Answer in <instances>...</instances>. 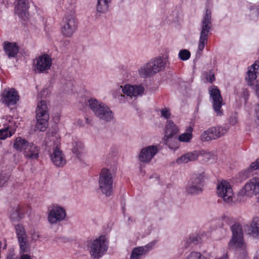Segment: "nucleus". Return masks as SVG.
Masks as SVG:
<instances>
[{
	"label": "nucleus",
	"instance_id": "nucleus-14",
	"mask_svg": "<svg viewBox=\"0 0 259 259\" xmlns=\"http://www.w3.org/2000/svg\"><path fill=\"white\" fill-rule=\"evenodd\" d=\"M217 194L223 200L229 203L233 200V191L229 183L222 181L217 186Z\"/></svg>",
	"mask_w": 259,
	"mask_h": 259
},
{
	"label": "nucleus",
	"instance_id": "nucleus-34",
	"mask_svg": "<svg viewBox=\"0 0 259 259\" xmlns=\"http://www.w3.org/2000/svg\"><path fill=\"white\" fill-rule=\"evenodd\" d=\"M24 215V212L19 207H16L10 215V219L13 222L18 221L21 219Z\"/></svg>",
	"mask_w": 259,
	"mask_h": 259
},
{
	"label": "nucleus",
	"instance_id": "nucleus-38",
	"mask_svg": "<svg viewBox=\"0 0 259 259\" xmlns=\"http://www.w3.org/2000/svg\"><path fill=\"white\" fill-rule=\"evenodd\" d=\"M257 169H259V158L257 159L255 162L251 163L249 168L246 170V173L247 175H249V173Z\"/></svg>",
	"mask_w": 259,
	"mask_h": 259
},
{
	"label": "nucleus",
	"instance_id": "nucleus-4",
	"mask_svg": "<svg viewBox=\"0 0 259 259\" xmlns=\"http://www.w3.org/2000/svg\"><path fill=\"white\" fill-rule=\"evenodd\" d=\"M88 103L94 115L100 120L109 122L113 119V112L106 104L94 98L89 99Z\"/></svg>",
	"mask_w": 259,
	"mask_h": 259
},
{
	"label": "nucleus",
	"instance_id": "nucleus-42",
	"mask_svg": "<svg viewBox=\"0 0 259 259\" xmlns=\"http://www.w3.org/2000/svg\"><path fill=\"white\" fill-rule=\"evenodd\" d=\"M206 78L210 83H212L215 80L214 74L211 73L207 75Z\"/></svg>",
	"mask_w": 259,
	"mask_h": 259
},
{
	"label": "nucleus",
	"instance_id": "nucleus-13",
	"mask_svg": "<svg viewBox=\"0 0 259 259\" xmlns=\"http://www.w3.org/2000/svg\"><path fill=\"white\" fill-rule=\"evenodd\" d=\"M52 64L51 57L48 54H44L36 58L34 62V70L37 73H42L49 69Z\"/></svg>",
	"mask_w": 259,
	"mask_h": 259
},
{
	"label": "nucleus",
	"instance_id": "nucleus-46",
	"mask_svg": "<svg viewBox=\"0 0 259 259\" xmlns=\"http://www.w3.org/2000/svg\"><path fill=\"white\" fill-rule=\"evenodd\" d=\"M255 115L257 119L259 120V105L256 106L255 108Z\"/></svg>",
	"mask_w": 259,
	"mask_h": 259
},
{
	"label": "nucleus",
	"instance_id": "nucleus-49",
	"mask_svg": "<svg viewBox=\"0 0 259 259\" xmlns=\"http://www.w3.org/2000/svg\"><path fill=\"white\" fill-rule=\"evenodd\" d=\"M62 239H63V238H61V237H56L55 238L54 240H55L56 242H59V241H60V240H62Z\"/></svg>",
	"mask_w": 259,
	"mask_h": 259
},
{
	"label": "nucleus",
	"instance_id": "nucleus-20",
	"mask_svg": "<svg viewBox=\"0 0 259 259\" xmlns=\"http://www.w3.org/2000/svg\"><path fill=\"white\" fill-rule=\"evenodd\" d=\"M28 8V0H16V13L18 14L19 18L24 21L27 19Z\"/></svg>",
	"mask_w": 259,
	"mask_h": 259
},
{
	"label": "nucleus",
	"instance_id": "nucleus-48",
	"mask_svg": "<svg viewBox=\"0 0 259 259\" xmlns=\"http://www.w3.org/2000/svg\"><path fill=\"white\" fill-rule=\"evenodd\" d=\"M7 259H16L15 255L13 254H9Z\"/></svg>",
	"mask_w": 259,
	"mask_h": 259
},
{
	"label": "nucleus",
	"instance_id": "nucleus-35",
	"mask_svg": "<svg viewBox=\"0 0 259 259\" xmlns=\"http://www.w3.org/2000/svg\"><path fill=\"white\" fill-rule=\"evenodd\" d=\"M15 230L18 239L21 238L27 237L25 229L21 225H17L15 226Z\"/></svg>",
	"mask_w": 259,
	"mask_h": 259
},
{
	"label": "nucleus",
	"instance_id": "nucleus-2",
	"mask_svg": "<svg viewBox=\"0 0 259 259\" xmlns=\"http://www.w3.org/2000/svg\"><path fill=\"white\" fill-rule=\"evenodd\" d=\"M211 28V13L209 9H206L200 24V37L198 44L197 52L199 51L200 53L204 50L207 43L208 35Z\"/></svg>",
	"mask_w": 259,
	"mask_h": 259
},
{
	"label": "nucleus",
	"instance_id": "nucleus-47",
	"mask_svg": "<svg viewBox=\"0 0 259 259\" xmlns=\"http://www.w3.org/2000/svg\"><path fill=\"white\" fill-rule=\"evenodd\" d=\"M243 96H244V99L246 101L249 96L248 93L246 90H244L243 92Z\"/></svg>",
	"mask_w": 259,
	"mask_h": 259
},
{
	"label": "nucleus",
	"instance_id": "nucleus-36",
	"mask_svg": "<svg viewBox=\"0 0 259 259\" xmlns=\"http://www.w3.org/2000/svg\"><path fill=\"white\" fill-rule=\"evenodd\" d=\"M179 58L182 61L188 60L191 57V53L186 49L180 51L178 54Z\"/></svg>",
	"mask_w": 259,
	"mask_h": 259
},
{
	"label": "nucleus",
	"instance_id": "nucleus-54",
	"mask_svg": "<svg viewBox=\"0 0 259 259\" xmlns=\"http://www.w3.org/2000/svg\"><path fill=\"white\" fill-rule=\"evenodd\" d=\"M190 242H192L193 241L192 238H190Z\"/></svg>",
	"mask_w": 259,
	"mask_h": 259
},
{
	"label": "nucleus",
	"instance_id": "nucleus-5",
	"mask_svg": "<svg viewBox=\"0 0 259 259\" xmlns=\"http://www.w3.org/2000/svg\"><path fill=\"white\" fill-rule=\"evenodd\" d=\"M231 229L232 232V237L229 243V246L235 247L239 251H241L242 256L245 257L247 255V252L246 245L244 242L241 225L238 223H235L231 227Z\"/></svg>",
	"mask_w": 259,
	"mask_h": 259
},
{
	"label": "nucleus",
	"instance_id": "nucleus-3",
	"mask_svg": "<svg viewBox=\"0 0 259 259\" xmlns=\"http://www.w3.org/2000/svg\"><path fill=\"white\" fill-rule=\"evenodd\" d=\"M165 66L166 63L162 57H155L141 66L138 72L141 77L146 78L160 72Z\"/></svg>",
	"mask_w": 259,
	"mask_h": 259
},
{
	"label": "nucleus",
	"instance_id": "nucleus-9",
	"mask_svg": "<svg viewBox=\"0 0 259 259\" xmlns=\"http://www.w3.org/2000/svg\"><path fill=\"white\" fill-rule=\"evenodd\" d=\"M108 242L105 236H100L91 243L90 253L93 258L99 259L107 251Z\"/></svg>",
	"mask_w": 259,
	"mask_h": 259
},
{
	"label": "nucleus",
	"instance_id": "nucleus-27",
	"mask_svg": "<svg viewBox=\"0 0 259 259\" xmlns=\"http://www.w3.org/2000/svg\"><path fill=\"white\" fill-rule=\"evenodd\" d=\"M84 149L82 142L77 139L73 140L72 142V151L77 157H79Z\"/></svg>",
	"mask_w": 259,
	"mask_h": 259
},
{
	"label": "nucleus",
	"instance_id": "nucleus-1",
	"mask_svg": "<svg viewBox=\"0 0 259 259\" xmlns=\"http://www.w3.org/2000/svg\"><path fill=\"white\" fill-rule=\"evenodd\" d=\"M46 144L53 164L57 167L64 166L66 160L62 151L60 149V140L58 135L56 134L49 135Z\"/></svg>",
	"mask_w": 259,
	"mask_h": 259
},
{
	"label": "nucleus",
	"instance_id": "nucleus-21",
	"mask_svg": "<svg viewBox=\"0 0 259 259\" xmlns=\"http://www.w3.org/2000/svg\"><path fill=\"white\" fill-rule=\"evenodd\" d=\"M2 96L3 102L8 106L15 105L19 100L17 92L14 89L4 91Z\"/></svg>",
	"mask_w": 259,
	"mask_h": 259
},
{
	"label": "nucleus",
	"instance_id": "nucleus-39",
	"mask_svg": "<svg viewBox=\"0 0 259 259\" xmlns=\"http://www.w3.org/2000/svg\"><path fill=\"white\" fill-rule=\"evenodd\" d=\"M223 224L226 223L228 225H231L233 223V218L229 215H225L222 217Z\"/></svg>",
	"mask_w": 259,
	"mask_h": 259
},
{
	"label": "nucleus",
	"instance_id": "nucleus-53",
	"mask_svg": "<svg viewBox=\"0 0 259 259\" xmlns=\"http://www.w3.org/2000/svg\"><path fill=\"white\" fill-rule=\"evenodd\" d=\"M86 122H87V123H89L88 118H86Z\"/></svg>",
	"mask_w": 259,
	"mask_h": 259
},
{
	"label": "nucleus",
	"instance_id": "nucleus-22",
	"mask_svg": "<svg viewBox=\"0 0 259 259\" xmlns=\"http://www.w3.org/2000/svg\"><path fill=\"white\" fill-rule=\"evenodd\" d=\"M179 130L178 126L170 120L167 121L165 126L164 142L166 145H168L169 139L178 133Z\"/></svg>",
	"mask_w": 259,
	"mask_h": 259
},
{
	"label": "nucleus",
	"instance_id": "nucleus-28",
	"mask_svg": "<svg viewBox=\"0 0 259 259\" xmlns=\"http://www.w3.org/2000/svg\"><path fill=\"white\" fill-rule=\"evenodd\" d=\"M112 0H98L96 10L98 13H106L109 9V4Z\"/></svg>",
	"mask_w": 259,
	"mask_h": 259
},
{
	"label": "nucleus",
	"instance_id": "nucleus-19",
	"mask_svg": "<svg viewBox=\"0 0 259 259\" xmlns=\"http://www.w3.org/2000/svg\"><path fill=\"white\" fill-rule=\"evenodd\" d=\"M155 245V242L152 241L143 246L134 248L132 251L130 259H141L142 256L147 254L152 250Z\"/></svg>",
	"mask_w": 259,
	"mask_h": 259
},
{
	"label": "nucleus",
	"instance_id": "nucleus-51",
	"mask_svg": "<svg viewBox=\"0 0 259 259\" xmlns=\"http://www.w3.org/2000/svg\"><path fill=\"white\" fill-rule=\"evenodd\" d=\"M253 259H259V254L255 255L254 256Z\"/></svg>",
	"mask_w": 259,
	"mask_h": 259
},
{
	"label": "nucleus",
	"instance_id": "nucleus-41",
	"mask_svg": "<svg viewBox=\"0 0 259 259\" xmlns=\"http://www.w3.org/2000/svg\"><path fill=\"white\" fill-rule=\"evenodd\" d=\"M237 117L235 116H232L229 118V122L232 125H235L237 122Z\"/></svg>",
	"mask_w": 259,
	"mask_h": 259
},
{
	"label": "nucleus",
	"instance_id": "nucleus-23",
	"mask_svg": "<svg viewBox=\"0 0 259 259\" xmlns=\"http://www.w3.org/2000/svg\"><path fill=\"white\" fill-rule=\"evenodd\" d=\"M3 48L9 58H15L19 52V47L16 42L5 41Z\"/></svg>",
	"mask_w": 259,
	"mask_h": 259
},
{
	"label": "nucleus",
	"instance_id": "nucleus-7",
	"mask_svg": "<svg viewBox=\"0 0 259 259\" xmlns=\"http://www.w3.org/2000/svg\"><path fill=\"white\" fill-rule=\"evenodd\" d=\"M113 177L108 168H104L101 170L98 181L99 189L106 196L112 195L113 190Z\"/></svg>",
	"mask_w": 259,
	"mask_h": 259
},
{
	"label": "nucleus",
	"instance_id": "nucleus-30",
	"mask_svg": "<svg viewBox=\"0 0 259 259\" xmlns=\"http://www.w3.org/2000/svg\"><path fill=\"white\" fill-rule=\"evenodd\" d=\"M193 128L191 126H188L187 127L186 132L181 134L179 137L178 140L181 142L189 143L190 142L192 138V132Z\"/></svg>",
	"mask_w": 259,
	"mask_h": 259
},
{
	"label": "nucleus",
	"instance_id": "nucleus-26",
	"mask_svg": "<svg viewBox=\"0 0 259 259\" xmlns=\"http://www.w3.org/2000/svg\"><path fill=\"white\" fill-rule=\"evenodd\" d=\"M198 156L197 152L193 151L182 155L177 159L176 162L178 164L188 163L189 161L195 160L197 159Z\"/></svg>",
	"mask_w": 259,
	"mask_h": 259
},
{
	"label": "nucleus",
	"instance_id": "nucleus-16",
	"mask_svg": "<svg viewBox=\"0 0 259 259\" xmlns=\"http://www.w3.org/2000/svg\"><path fill=\"white\" fill-rule=\"evenodd\" d=\"M259 193V177H254L248 182L239 192L241 196L250 197Z\"/></svg>",
	"mask_w": 259,
	"mask_h": 259
},
{
	"label": "nucleus",
	"instance_id": "nucleus-24",
	"mask_svg": "<svg viewBox=\"0 0 259 259\" xmlns=\"http://www.w3.org/2000/svg\"><path fill=\"white\" fill-rule=\"evenodd\" d=\"M259 66L256 64H253L248 69L247 72V76H246V80L247 83L249 85H254L256 82V79L257 77V71Z\"/></svg>",
	"mask_w": 259,
	"mask_h": 259
},
{
	"label": "nucleus",
	"instance_id": "nucleus-31",
	"mask_svg": "<svg viewBox=\"0 0 259 259\" xmlns=\"http://www.w3.org/2000/svg\"><path fill=\"white\" fill-rule=\"evenodd\" d=\"M20 247V253H25L30 251V246L27 240V238H21L18 239Z\"/></svg>",
	"mask_w": 259,
	"mask_h": 259
},
{
	"label": "nucleus",
	"instance_id": "nucleus-8",
	"mask_svg": "<svg viewBox=\"0 0 259 259\" xmlns=\"http://www.w3.org/2000/svg\"><path fill=\"white\" fill-rule=\"evenodd\" d=\"M36 127L39 131H45L49 119L48 107L46 101L41 100L37 104L36 109Z\"/></svg>",
	"mask_w": 259,
	"mask_h": 259
},
{
	"label": "nucleus",
	"instance_id": "nucleus-37",
	"mask_svg": "<svg viewBox=\"0 0 259 259\" xmlns=\"http://www.w3.org/2000/svg\"><path fill=\"white\" fill-rule=\"evenodd\" d=\"M185 259H207L199 252L192 251L189 253Z\"/></svg>",
	"mask_w": 259,
	"mask_h": 259
},
{
	"label": "nucleus",
	"instance_id": "nucleus-15",
	"mask_svg": "<svg viewBox=\"0 0 259 259\" xmlns=\"http://www.w3.org/2000/svg\"><path fill=\"white\" fill-rule=\"evenodd\" d=\"M158 149L156 145H150L143 148L138 155L139 161L144 163L150 162L158 153Z\"/></svg>",
	"mask_w": 259,
	"mask_h": 259
},
{
	"label": "nucleus",
	"instance_id": "nucleus-18",
	"mask_svg": "<svg viewBox=\"0 0 259 259\" xmlns=\"http://www.w3.org/2000/svg\"><path fill=\"white\" fill-rule=\"evenodd\" d=\"M66 213L64 208L61 206H55L50 211L48 220L51 224H55L65 218Z\"/></svg>",
	"mask_w": 259,
	"mask_h": 259
},
{
	"label": "nucleus",
	"instance_id": "nucleus-43",
	"mask_svg": "<svg viewBox=\"0 0 259 259\" xmlns=\"http://www.w3.org/2000/svg\"><path fill=\"white\" fill-rule=\"evenodd\" d=\"M8 179V177H2L0 176V187L2 186L4 183L7 182Z\"/></svg>",
	"mask_w": 259,
	"mask_h": 259
},
{
	"label": "nucleus",
	"instance_id": "nucleus-50",
	"mask_svg": "<svg viewBox=\"0 0 259 259\" xmlns=\"http://www.w3.org/2000/svg\"><path fill=\"white\" fill-rule=\"evenodd\" d=\"M219 259H229L227 255H224L222 257L220 258Z\"/></svg>",
	"mask_w": 259,
	"mask_h": 259
},
{
	"label": "nucleus",
	"instance_id": "nucleus-33",
	"mask_svg": "<svg viewBox=\"0 0 259 259\" xmlns=\"http://www.w3.org/2000/svg\"><path fill=\"white\" fill-rule=\"evenodd\" d=\"M15 133V130L9 126L0 130V140H4L11 137Z\"/></svg>",
	"mask_w": 259,
	"mask_h": 259
},
{
	"label": "nucleus",
	"instance_id": "nucleus-44",
	"mask_svg": "<svg viewBox=\"0 0 259 259\" xmlns=\"http://www.w3.org/2000/svg\"><path fill=\"white\" fill-rule=\"evenodd\" d=\"M31 237L33 240L36 241L39 238V235L37 232H34L32 234Z\"/></svg>",
	"mask_w": 259,
	"mask_h": 259
},
{
	"label": "nucleus",
	"instance_id": "nucleus-11",
	"mask_svg": "<svg viewBox=\"0 0 259 259\" xmlns=\"http://www.w3.org/2000/svg\"><path fill=\"white\" fill-rule=\"evenodd\" d=\"M209 101L212 104V108L218 115L222 114V106L223 99L221 92L215 85H212L209 89Z\"/></svg>",
	"mask_w": 259,
	"mask_h": 259
},
{
	"label": "nucleus",
	"instance_id": "nucleus-52",
	"mask_svg": "<svg viewBox=\"0 0 259 259\" xmlns=\"http://www.w3.org/2000/svg\"><path fill=\"white\" fill-rule=\"evenodd\" d=\"M255 90H256V94H257V95H258V94H259V91H258V90H257V87H256V88H255Z\"/></svg>",
	"mask_w": 259,
	"mask_h": 259
},
{
	"label": "nucleus",
	"instance_id": "nucleus-6",
	"mask_svg": "<svg viewBox=\"0 0 259 259\" xmlns=\"http://www.w3.org/2000/svg\"><path fill=\"white\" fill-rule=\"evenodd\" d=\"M120 90L127 96L137 98L143 96L145 91V88L141 84L131 85L127 84L124 86L120 85L117 90V92L119 93V94L117 93H116L115 91H113L112 93L113 97L118 99L119 101L124 100L125 97L124 95L120 94Z\"/></svg>",
	"mask_w": 259,
	"mask_h": 259
},
{
	"label": "nucleus",
	"instance_id": "nucleus-45",
	"mask_svg": "<svg viewBox=\"0 0 259 259\" xmlns=\"http://www.w3.org/2000/svg\"><path fill=\"white\" fill-rule=\"evenodd\" d=\"M19 259H31L30 256L27 254L21 253Z\"/></svg>",
	"mask_w": 259,
	"mask_h": 259
},
{
	"label": "nucleus",
	"instance_id": "nucleus-40",
	"mask_svg": "<svg viewBox=\"0 0 259 259\" xmlns=\"http://www.w3.org/2000/svg\"><path fill=\"white\" fill-rule=\"evenodd\" d=\"M161 116L164 117L166 119H168L170 117V113L169 110L167 108H164L161 110Z\"/></svg>",
	"mask_w": 259,
	"mask_h": 259
},
{
	"label": "nucleus",
	"instance_id": "nucleus-29",
	"mask_svg": "<svg viewBox=\"0 0 259 259\" xmlns=\"http://www.w3.org/2000/svg\"><path fill=\"white\" fill-rule=\"evenodd\" d=\"M30 143L21 137H17L14 142V147L17 151L26 150Z\"/></svg>",
	"mask_w": 259,
	"mask_h": 259
},
{
	"label": "nucleus",
	"instance_id": "nucleus-55",
	"mask_svg": "<svg viewBox=\"0 0 259 259\" xmlns=\"http://www.w3.org/2000/svg\"><path fill=\"white\" fill-rule=\"evenodd\" d=\"M255 13H257V14H258V13H257V11H255Z\"/></svg>",
	"mask_w": 259,
	"mask_h": 259
},
{
	"label": "nucleus",
	"instance_id": "nucleus-25",
	"mask_svg": "<svg viewBox=\"0 0 259 259\" xmlns=\"http://www.w3.org/2000/svg\"><path fill=\"white\" fill-rule=\"evenodd\" d=\"M39 148L33 143H30L25 151L26 157L31 159H36L38 157Z\"/></svg>",
	"mask_w": 259,
	"mask_h": 259
},
{
	"label": "nucleus",
	"instance_id": "nucleus-32",
	"mask_svg": "<svg viewBox=\"0 0 259 259\" xmlns=\"http://www.w3.org/2000/svg\"><path fill=\"white\" fill-rule=\"evenodd\" d=\"M250 227L252 236L259 238V218L255 217L253 219Z\"/></svg>",
	"mask_w": 259,
	"mask_h": 259
},
{
	"label": "nucleus",
	"instance_id": "nucleus-12",
	"mask_svg": "<svg viewBox=\"0 0 259 259\" xmlns=\"http://www.w3.org/2000/svg\"><path fill=\"white\" fill-rule=\"evenodd\" d=\"M227 128L223 126L209 127L201 134L200 140L205 142L216 140L223 136L227 132Z\"/></svg>",
	"mask_w": 259,
	"mask_h": 259
},
{
	"label": "nucleus",
	"instance_id": "nucleus-17",
	"mask_svg": "<svg viewBox=\"0 0 259 259\" xmlns=\"http://www.w3.org/2000/svg\"><path fill=\"white\" fill-rule=\"evenodd\" d=\"M64 24L62 28V32L65 37H70L74 33L76 28V23L73 16H66L63 19Z\"/></svg>",
	"mask_w": 259,
	"mask_h": 259
},
{
	"label": "nucleus",
	"instance_id": "nucleus-56",
	"mask_svg": "<svg viewBox=\"0 0 259 259\" xmlns=\"http://www.w3.org/2000/svg\"><path fill=\"white\" fill-rule=\"evenodd\" d=\"M258 10H259V8H258Z\"/></svg>",
	"mask_w": 259,
	"mask_h": 259
},
{
	"label": "nucleus",
	"instance_id": "nucleus-10",
	"mask_svg": "<svg viewBox=\"0 0 259 259\" xmlns=\"http://www.w3.org/2000/svg\"><path fill=\"white\" fill-rule=\"evenodd\" d=\"M204 176L203 173L193 175L186 187V192L192 195H197L203 191Z\"/></svg>",
	"mask_w": 259,
	"mask_h": 259
}]
</instances>
